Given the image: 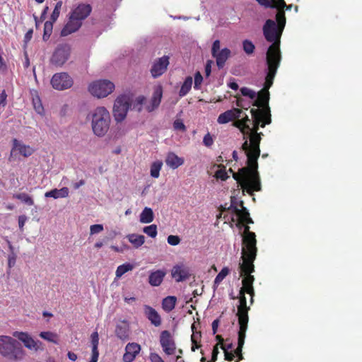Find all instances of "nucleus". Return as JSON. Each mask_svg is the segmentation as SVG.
<instances>
[{
	"label": "nucleus",
	"instance_id": "39448f33",
	"mask_svg": "<svg viewBox=\"0 0 362 362\" xmlns=\"http://www.w3.org/2000/svg\"><path fill=\"white\" fill-rule=\"evenodd\" d=\"M239 169L238 173H235L232 168L229 169V172L233 174V177L237 181L238 184L241 187L243 191H246L249 194L252 195L254 192L261 190V182L257 168L253 169L250 168V173H242Z\"/></svg>",
	"mask_w": 362,
	"mask_h": 362
},
{
	"label": "nucleus",
	"instance_id": "8fccbe9b",
	"mask_svg": "<svg viewBox=\"0 0 362 362\" xmlns=\"http://www.w3.org/2000/svg\"><path fill=\"white\" fill-rule=\"evenodd\" d=\"M34 108L38 114H42L44 108L38 97L36 99H33Z\"/></svg>",
	"mask_w": 362,
	"mask_h": 362
},
{
	"label": "nucleus",
	"instance_id": "de8ad7c7",
	"mask_svg": "<svg viewBox=\"0 0 362 362\" xmlns=\"http://www.w3.org/2000/svg\"><path fill=\"white\" fill-rule=\"evenodd\" d=\"M273 4L269 6V7L272 8H277L279 11H284V8L286 6V4L284 0H272Z\"/></svg>",
	"mask_w": 362,
	"mask_h": 362
},
{
	"label": "nucleus",
	"instance_id": "6ab92c4d",
	"mask_svg": "<svg viewBox=\"0 0 362 362\" xmlns=\"http://www.w3.org/2000/svg\"><path fill=\"white\" fill-rule=\"evenodd\" d=\"M16 151L24 157H29L35 152V150L31 146L23 144L16 139H13L11 153H14Z\"/></svg>",
	"mask_w": 362,
	"mask_h": 362
},
{
	"label": "nucleus",
	"instance_id": "0eeeda50",
	"mask_svg": "<svg viewBox=\"0 0 362 362\" xmlns=\"http://www.w3.org/2000/svg\"><path fill=\"white\" fill-rule=\"evenodd\" d=\"M110 115L104 107H97L92 114L91 127L98 136H103L108 132L110 124Z\"/></svg>",
	"mask_w": 362,
	"mask_h": 362
},
{
	"label": "nucleus",
	"instance_id": "423d86ee",
	"mask_svg": "<svg viewBox=\"0 0 362 362\" xmlns=\"http://www.w3.org/2000/svg\"><path fill=\"white\" fill-rule=\"evenodd\" d=\"M0 354L11 361H18L23 358L25 351L21 344L11 337L0 336Z\"/></svg>",
	"mask_w": 362,
	"mask_h": 362
},
{
	"label": "nucleus",
	"instance_id": "4d7b16f0",
	"mask_svg": "<svg viewBox=\"0 0 362 362\" xmlns=\"http://www.w3.org/2000/svg\"><path fill=\"white\" fill-rule=\"evenodd\" d=\"M203 144L206 147H211L214 144V139L209 133H207L203 139Z\"/></svg>",
	"mask_w": 362,
	"mask_h": 362
},
{
	"label": "nucleus",
	"instance_id": "c9c22d12",
	"mask_svg": "<svg viewBox=\"0 0 362 362\" xmlns=\"http://www.w3.org/2000/svg\"><path fill=\"white\" fill-rule=\"evenodd\" d=\"M192 85V78L191 76L187 77L180 88V90L179 91V95L180 97L186 95L191 90Z\"/></svg>",
	"mask_w": 362,
	"mask_h": 362
},
{
	"label": "nucleus",
	"instance_id": "393cba45",
	"mask_svg": "<svg viewBox=\"0 0 362 362\" xmlns=\"http://www.w3.org/2000/svg\"><path fill=\"white\" fill-rule=\"evenodd\" d=\"M129 325L127 321H122L116 325L115 334L122 341H126L129 339Z\"/></svg>",
	"mask_w": 362,
	"mask_h": 362
},
{
	"label": "nucleus",
	"instance_id": "f8f14e48",
	"mask_svg": "<svg viewBox=\"0 0 362 362\" xmlns=\"http://www.w3.org/2000/svg\"><path fill=\"white\" fill-rule=\"evenodd\" d=\"M239 305H238V312L236 315L238 318L239 328L247 329L249 321L248 311L250 307L247 306V300L245 298V293L240 291Z\"/></svg>",
	"mask_w": 362,
	"mask_h": 362
},
{
	"label": "nucleus",
	"instance_id": "20e7f679",
	"mask_svg": "<svg viewBox=\"0 0 362 362\" xmlns=\"http://www.w3.org/2000/svg\"><path fill=\"white\" fill-rule=\"evenodd\" d=\"M242 236V263H243L245 269H248V267L252 269V267H253L257 252L256 235L250 230L248 226H245Z\"/></svg>",
	"mask_w": 362,
	"mask_h": 362
},
{
	"label": "nucleus",
	"instance_id": "e2e57ef3",
	"mask_svg": "<svg viewBox=\"0 0 362 362\" xmlns=\"http://www.w3.org/2000/svg\"><path fill=\"white\" fill-rule=\"evenodd\" d=\"M91 344L98 345L99 344V336L98 332H94L90 335Z\"/></svg>",
	"mask_w": 362,
	"mask_h": 362
},
{
	"label": "nucleus",
	"instance_id": "3c124183",
	"mask_svg": "<svg viewBox=\"0 0 362 362\" xmlns=\"http://www.w3.org/2000/svg\"><path fill=\"white\" fill-rule=\"evenodd\" d=\"M173 127L175 130H180L182 132L186 131V127L182 119H177L173 122Z\"/></svg>",
	"mask_w": 362,
	"mask_h": 362
},
{
	"label": "nucleus",
	"instance_id": "5701e85b",
	"mask_svg": "<svg viewBox=\"0 0 362 362\" xmlns=\"http://www.w3.org/2000/svg\"><path fill=\"white\" fill-rule=\"evenodd\" d=\"M247 329H240L238 330V346L234 350L235 356L238 358L236 362H239L240 361L244 358L243 355V348L245 344V339L246 337V332Z\"/></svg>",
	"mask_w": 362,
	"mask_h": 362
},
{
	"label": "nucleus",
	"instance_id": "79ce46f5",
	"mask_svg": "<svg viewBox=\"0 0 362 362\" xmlns=\"http://www.w3.org/2000/svg\"><path fill=\"white\" fill-rule=\"evenodd\" d=\"M218 167L220 168V169L215 173L216 178L222 181H226L228 178V173L226 171V167L221 164L218 165Z\"/></svg>",
	"mask_w": 362,
	"mask_h": 362
},
{
	"label": "nucleus",
	"instance_id": "f704fd0d",
	"mask_svg": "<svg viewBox=\"0 0 362 362\" xmlns=\"http://www.w3.org/2000/svg\"><path fill=\"white\" fill-rule=\"evenodd\" d=\"M195 325L194 324H192V329L193 332V334L191 336V341H192V351H195L196 349H198L201 347V344L199 343V340L201 338V332H195Z\"/></svg>",
	"mask_w": 362,
	"mask_h": 362
},
{
	"label": "nucleus",
	"instance_id": "bb28decb",
	"mask_svg": "<svg viewBox=\"0 0 362 362\" xmlns=\"http://www.w3.org/2000/svg\"><path fill=\"white\" fill-rule=\"evenodd\" d=\"M230 50L228 48H223L220 52L216 53L215 56H212L216 59V65L218 69H223L228 59L230 56Z\"/></svg>",
	"mask_w": 362,
	"mask_h": 362
},
{
	"label": "nucleus",
	"instance_id": "b1692460",
	"mask_svg": "<svg viewBox=\"0 0 362 362\" xmlns=\"http://www.w3.org/2000/svg\"><path fill=\"white\" fill-rule=\"evenodd\" d=\"M144 313L148 320L155 327H159L161 325V317L158 313L150 305H144Z\"/></svg>",
	"mask_w": 362,
	"mask_h": 362
},
{
	"label": "nucleus",
	"instance_id": "1a4fd4ad",
	"mask_svg": "<svg viewBox=\"0 0 362 362\" xmlns=\"http://www.w3.org/2000/svg\"><path fill=\"white\" fill-rule=\"evenodd\" d=\"M115 89V84L107 79H100L92 82L88 86V90L93 96L98 98H105Z\"/></svg>",
	"mask_w": 362,
	"mask_h": 362
},
{
	"label": "nucleus",
	"instance_id": "dca6fc26",
	"mask_svg": "<svg viewBox=\"0 0 362 362\" xmlns=\"http://www.w3.org/2000/svg\"><path fill=\"white\" fill-rule=\"evenodd\" d=\"M13 336L22 341L24 346L31 351H37L41 349L42 343L40 341L34 340L27 332L16 331L13 333Z\"/></svg>",
	"mask_w": 362,
	"mask_h": 362
},
{
	"label": "nucleus",
	"instance_id": "473e14b6",
	"mask_svg": "<svg viewBox=\"0 0 362 362\" xmlns=\"http://www.w3.org/2000/svg\"><path fill=\"white\" fill-rule=\"evenodd\" d=\"M127 238L136 248L141 247L145 242V237L144 235L135 233L127 235Z\"/></svg>",
	"mask_w": 362,
	"mask_h": 362
},
{
	"label": "nucleus",
	"instance_id": "603ef678",
	"mask_svg": "<svg viewBox=\"0 0 362 362\" xmlns=\"http://www.w3.org/2000/svg\"><path fill=\"white\" fill-rule=\"evenodd\" d=\"M203 81V77L199 71H197L194 75V88L197 90L199 89L200 85Z\"/></svg>",
	"mask_w": 362,
	"mask_h": 362
},
{
	"label": "nucleus",
	"instance_id": "4468645a",
	"mask_svg": "<svg viewBox=\"0 0 362 362\" xmlns=\"http://www.w3.org/2000/svg\"><path fill=\"white\" fill-rule=\"evenodd\" d=\"M160 344L165 354L173 355L175 353L176 344L173 335L168 330L160 332Z\"/></svg>",
	"mask_w": 362,
	"mask_h": 362
},
{
	"label": "nucleus",
	"instance_id": "09e8293b",
	"mask_svg": "<svg viewBox=\"0 0 362 362\" xmlns=\"http://www.w3.org/2000/svg\"><path fill=\"white\" fill-rule=\"evenodd\" d=\"M240 92L243 95L249 97L250 99H254L256 98V93L247 87L241 88Z\"/></svg>",
	"mask_w": 362,
	"mask_h": 362
},
{
	"label": "nucleus",
	"instance_id": "774afa93",
	"mask_svg": "<svg viewBox=\"0 0 362 362\" xmlns=\"http://www.w3.org/2000/svg\"><path fill=\"white\" fill-rule=\"evenodd\" d=\"M33 33V29H30L27 31V33L25 34V36H24L25 42H28L32 39Z\"/></svg>",
	"mask_w": 362,
	"mask_h": 362
},
{
	"label": "nucleus",
	"instance_id": "6e6552de",
	"mask_svg": "<svg viewBox=\"0 0 362 362\" xmlns=\"http://www.w3.org/2000/svg\"><path fill=\"white\" fill-rule=\"evenodd\" d=\"M279 67L267 66V71L263 88L257 93V98L255 100L253 105L262 109L269 107V89L273 85L274 79Z\"/></svg>",
	"mask_w": 362,
	"mask_h": 362
},
{
	"label": "nucleus",
	"instance_id": "a878e982",
	"mask_svg": "<svg viewBox=\"0 0 362 362\" xmlns=\"http://www.w3.org/2000/svg\"><path fill=\"white\" fill-rule=\"evenodd\" d=\"M165 162L170 168L176 169L184 164L185 160L174 152H169L166 156Z\"/></svg>",
	"mask_w": 362,
	"mask_h": 362
},
{
	"label": "nucleus",
	"instance_id": "37998d69",
	"mask_svg": "<svg viewBox=\"0 0 362 362\" xmlns=\"http://www.w3.org/2000/svg\"><path fill=\"white\" fill-rule=\"evenodd\" d=\"M52 21H46L44 25L43 40H47L50 37L53 29Z\"/></svg>",
	"mask_w": 362,
	"mask_h": 362
},
{
	"label": "nucleus",
	"instance_id": "7c9ffc66",
	"mask_svg": "<svg viewBox=\"0 0 362 362\" xmlns=\"http://www.w3.org/2000/svg\"><path fill=\"white\" fill-rule=\"evenodd\" d=\"M240 206H241L240 209H238L237 206H233V204H231L228 209H233V212H235L237 214V216L240 218V221H241L243 219L248 217L250 216V214L247 209L244 206V203L243 201L240 202Z\"/></svg>",
	"mask_w": 362,
	"mask_h": 362
},
{
	"label": "nucleus",
	"instance_id": "ddd939ff",
	"mask_svg": "<svg viewBox=\"0 0 362 362\" xmlns=\"http://www.w3.org/2000/svg\"><path fill=\"white\" fill-rule=\"evenodd\" d=\"M73 83L72 78L66 72L54 74L51 79L53 88L59 90L68 89L73 86Z\"/></svg>",
	"mask_w": 362,
	"mask_h": 362
},
{
	"label": "nucleus",
	"instance_id": "13d9d810",
	"mask_svg": "<svg viewBox=\"0 0 362 362\" xmlns=\"http://www.w3.org/2000/svg\"><path fill=\"white\" fill-rule=\"evenodd\" d=\"M220 51V41L218 40H216L212 45L211 55L215 56L216 53Z\"/></svg>",
	"mask_w": 362,
	"mask_h": 362
},
{
	"label": "nucleus",
	"instance_id": "680f3d73",
	"mask_svg": "<svg viewBox=\"0 0 362 362\" xmlns=\"http://www.w3.org/2000/svg\"><path fill=\"white\" fill-rule=\"evenodd\" d=\"M16 260V255L15 253L9 255L8 259V266L9 268H12L15 265Z\"/></svg>",
	"mask_w": 362,
	"mask_h": 362
},
{
	"label": "nucleus",
	"instance_id": "a18cd8bd",
	"mask_svg": "<svg viewBox=\"0 0 362 362\" xmlns=\"http://www.w3.org/2000/svg\"><path fill=\"white\" fill-rule=\"evenodd\" d=\"M62 6V1H59L56 4L54 11H52V13L50 17V19H51V21H52V22H55L57 20V18H59Z\"/></svg>",
	"mask_w": 362,
	"mask_h": 362
},
{
	"label": "nucleus",
	"instance_id": "7ed1b4c3",
	"mask_svg": "<svg viewBox=\"0 0 362 362\" xmlns=\"http://www.w3.org/2000/svg\"><path fill=\"white\" fill-rule=\"evenodd\" d=\"M92 11V6L88 4H79L69 13V18L61 30V36L65 37L78 31Z\"/></svg>",
	"mask_w": 362,
	"mask_h": 362
},
{
	"label": "nucleus",
	"instance_id": "f257e3e1",
	"mask_svg": "<svg viewBox=\"0 0 362 362\" xmlns=\"http://www.w3.org/2000/svg\"><path fill=\"white\" fill-rule=\"evenodd\" d=\"M252 118V127L245 133L250 136V143L247 140L244 141L241 146V149L245 151L247 156V167H243L241 170L242 173H250V168H258L257 160L260 155L259 144L261 141L262 132L258 133L259 126L264 127L266 124L272 122L271 113L269 107L264 109H251L250 110Z\"/></svg>",
	"mask_w": 362,
	"mask_h": 362
},
{
	"label": "nucleus",
	"instance_id": "72a5a7b5",
	"mask_svg": "<svg viewBox=\"0 0 362 362\" xmlns=\"http://www.w3.org/2000/svg\"><path fill=\"white\" fill-rule=\"evenodd\" d=\"M154 215L151 208L145 207L140 214V221L143 223H149L153 221Z\"/></svg>",
	"mask_w": 362,
	"mask_h": 362
},
{
	"label": "nucleus",
	"instance_id": "bf43d9fd",
	"mask_svg": "<svg viewBox=\"0 0 362 362\" xmlns=\"http://www.w3.org/2000/svg\"><path fill=\"white\" fill-rule=\"evenodd\" d=\"M151 362H165L163 359L157 353H151L149 355Z\"/></svg>",
	"mask_w": 362,
	"mask_h": 362
},
{
	"label": "nucleus",
	"instance_id": "ea45409f",
	"mask_svg": "<svg viewBox=\"0 0 362 362\" xmlns=\"http://www.w3.org/2000/svg\"><path fill=\"white\" fill-rule=\"evenodd\" d=\"M230 270L228 267H223L221 272L217 274L216 276L214 285V286L217 287L221 281L226 278V276L229 274Z\"/></svg>",
	"mask_w": 362,
	"mask_h": 362
},
{
	"label": "nucleus",
	"instance_id": "f3484780",
	"mask_svg": "<svg viewBox=\"0 0 362 362\" xmlns=\"http://www.w3.org/2000/svg\"><path fill=\"white\" fill-rule=\"evenodd\" d=\"M248 269H245L243 266V263H240V276H243L242 280L243 286L241 287L240 291L245 293V289L249 288V291H252V288L253 287V283L255 281L254 276L252 275V273L255 272V265L253 264L252 269L248 267Z\"/></svg>",
	"mask_w": 362,
	"mask_h": 362
},
{
	"label": "nucleus",
	"instance_id": "c85d7f7f",
	"mask_svg": "<svg viewBox=\"0 0 362 362\" xmlns=\"http://www.w3.org/2000/svg\"><path fill=\"white\" fill-rule=\"evenodd\" d=\"M69 189L66 187H64L60 189H53L49 192H45V197H52L54 199L65 198L69 196Z\"/></svg>",
	"mask_w": 362,
	"mask_h": 362
},
{
	"label": "nucleus",
	"instance_id": "864d4df0",
	"mask_svg": "<svg viewBox=\"0 0 362 362\" xmlns=\"http://www.w3.org/2000/svg\"><path fill=\"white\" fill-rule=\"evenodd\" d=\"M168 243L170 245H177L180 243V238L177 235H170L167 238Z\"/></svg>",
	"mask_w": 362,
	"mask_h": 362
},
{
	"label": "nucleus",
	"instance_id": "a19ab883",
	"mask_svg": "<svg viewBox=\"0 0 362 362\" xmlns=\"http://www.w3.org/2000/svg\"><path fill=\"white\" fill-rule=\"evenodd\" d=\"M13 198L19 199L29 206L34 204L33 199L26 193L15 194H13Z\"/></svg>",
	"mask_w": 362,
	"mask_h": 362
},
{
	"label": "nucleus",
	"instance_id": "9d476101",
	"mask_svg": "<svg viewBox=\"0 0 362 362\" xmlns=\"http://www.w3.org/2000/svg\"><path fill=\"white\" fill-rule=\"evenodd\" d=\"M129 99L127 95H120L117 98L113 107V116L116 122L123 121L130 107Z\"/></svg>",
	"mask_w": 362,
	"mask_h": 362
},
{
	"label": "nucleus",
	"instance_id": "49530a36",
	"mask_svg": "<svg viewBox=\"0 0 362 362\" xmlns=\"http://www.w3.org/2000/svg\"><path fill=\"white\" fill-rule=\"evenodd\" d=\"M143 231L151 238H155L157 235V226L155 224L150 225L144 228Z\"/></svg>",
	"mask_w": 362,
	"mask_h": 362
},
{
	"label": "nucleus",
	"instance_id": "c756f323",
	"mask_svg": "<svg viewBox=\"0 0 362 362\" xmlns=\"http://www.w3.org/2000/svg\"><path fill=\"white\" fill-rule=\"evenodd\" d=\"M250 119L248 116L245 114V116L243 117L242 119H236L234 122V125L238 127L243 134H245V133H248V131L250 129Z\"/></svg>",
	"mask_w": 362,
	"mask_h": 362
},
{
	"label": "nucleus",
	"instance_id": "6e6d98bb",
	"mask_svg": "<svg viewBox=\"0 0 362 362\" xmlns=\"http://www.w3.org/2000/svg\"><path fill=\"white\" fill-rule=\"evenodd\" d=\"M103 226L102 224H94L90 226V232L91 235L97 234L103 230Z\"/></svg>",
	"mask_w": 362,
	"mask_h": 362
},
{
	"label": "nucleus",
	"instance_id": "4be33fe9",
	"mask_svg": "<svg viewBox=\"0 0 362 362\" xmlns=\"http://www.w3.org/2000/svg\"><path fill=\"white\" fill-rule=\"evenodd\" d=\"M190 276L189 269L185 265H176L172 269V276L176 281H183Z\"/></svg>",
	"mask_w": 362,
	"mask_h": 362
},
{
	"label": "nucleus",
	"instance_id": "0e129e2a",
	"mask_svg": "<svg viewBox=\"0 0 362 362\" xmlns=\"http://www.w3.org/2000/svg\"><path fill=\"white\" fill-rule=\"evenodd\" d=\"M235 352L232 351H224V358L226 361H232L235 358Z\"/></svg>",
	"mask_w": 362,
	"mask_h": 362
},
{
	"label": "nucleus",
	"instance_id": "58836bf2",
	"mask_svg": "<svg viewBox=\"0 0 362 362\" xmlns=\"http://www.w3.org/2000/svg\"><path fill=\"white\" fill-rule=\"evenodd\" d=\"M163 166V162L161 160H156L153 162L151 165V176L154 178H158L160 175V171Z\"/></svg>",
	"mask_w": 362,
	"mask_h": 362
},
{
	"label": "nucleus",
	"instance_id": "5fc2aeb1",
	"mask_svg": "<svg viewBox=\"0 0 362 362\" xmlns=\"http://www.w3.org/2000/svg\"><path fill=\"white\" fill-rule=\"evenodd\" d=\"M98 345H92V356L89 362H97L99 356Z\"/></svg>",
	"mask_w": 362,
	"mask_h": 362
},
{
	"label": "nucleus",
	"instance_id": "a211bd4d",
	"mask_svg": "<svg viewBox=\"0 0 362 362\" xmlns=\"http://www.w3.org/2000/svg\"><path fill=\"white\" fill-rule=\"evenodd\" d=\"M141 351V346L136 343H128L125 346V353L123 355L124 362L133 361Z\"/></svg>",
	"mask_w": 362,
	"mask_h": 362
},
{
	"label": "nucleus",
	"instance_id": "4c0bfd02",
	"mask_svg": "<svg viewBox=\"0 0 362 362\" xmlns=\"http://www.w3.org/2000/svg\"><path fill=\"white\" fill-rule=\"evenodd\" d=\"M134 265L130 263H125L117 267L115 275L117 278H120L125 273L132 271L134 269Z\"/></svg>",
	"mask_w": 362,
	"mask_h": 362
},
{
	"label": "nucleus",
	"instance_id": "cd10ccee",
	"mask_svg": "<svg viewBox=\"0 0 362 362\" xmlns=\"http://www.w3.org/2000/svg\"><path fill=\"white\" fill-rule=\"evenodd\" d=\"M165 276V272L163 270H156L150 274L148 276V283L152 286H158L161 284Z\"/></svg>",
	"mask_w": 362,
	"mask_h": 362
},
{
	"label": "nucleus",
	"instance_id": "69168bd1",
	"mask_svg": "<svg viewBox=\"0 0 362 362\" xmlns=\"http://www.w3.org/2000/svg\"><path fill=\"white\" fill-rule=\"evenodd\" d=\"M213 64L212 60H207L206 65H205V74L206 76H209L211 74V66Z\"/></svg>",
	"mask_w": 362,
	"mask_h": 362
},
{
	"label": "nucleus",
	"instance_id": "9b49d317",
	"mask_svg": "<svg viewBox=\"0 0 362 362\" xmlns=\"http://www.w3.org/2000/svg\"><path fill=\"white\" fill-rule=\"evenodd\" d=\"M70 54L71 47L69 45H59L52 55L50 62L56 66H62L68 61Z\"/></svg>",
	"mask_w": 362,
	"mask_h": 362
},
{
	"label": "nucleus",
	"instance_id": "2eb2a0df",
	"mask_svg": "<svg viewBox=\"0 0 362 362\" xmlns=\"http://www.w3.org/2000/svg\"><path fill=\"white\" fill-rule=\"evenodd\" d=\"M169 59L168 56L165 55L162 57L158 58L153 62L150 69V72L153 78H158L167 71L168 66L170 64Z\"/></svg>",
	"mask_w": 362,
	"mask_h": 362
},
{
	"label": "nucleus",
	"instance_id": "e433bc0d",
	"mask_svg": "<svg viewBox=\"0 0 362 362\" xmlns=\"http://www.w3.org/2000/svg\"><path fill=\"white\" fill-rule=\"evenodd\" d=\"M40 337L43 339L52 342L55 344H59V337L56 333L52 332H41L40 333Z\"/></svg>",
	"mask_w": 362,
	"mask_h": 362
},
{
	"label": "nucleus",
	"instance_id": "2f4dec72",
	"mask_svg": "<svg viewBox=\"0 0 362 362\" xmlns=\"http://www.w3.org/2000/svg\"><path fill=\"white\" fill-rule=\"evenodd\" d=\"M176 301L177 298L175 296H167L162 301L163 309L167 313L172 311L175 308Z\"/></svg>",
	"mask_w": 362,
	"mask_h": 362
},
{
	"label": "nucleus",
	"instance_id": "052dcab7",
	"mask_svg": "<svg viewBox=\"0 0 362 362\" xmlns=\"http://www.w3.org/2000/svg\"><path fill=\"white\" fill-rule=\"evenodd\" d=\"M218 353H219V351H218V344H216L214 346L213 350H212L211 359L209 362H216V361L217 360Z\"/></svg>",
	"mask_w": 362,
	"mask_h": 362
},
{
	"label": "nucleus",
	"instance_id": "412c9836",
	"mask_svg": "<svg viewBox=\"0 0 362 362\" xmlns=\"http://www.w3.org/2000/svg\"><path fill=\"white\" fill-rule=\"evenodd\" d=\"M242 110L238 108H233L221 113L218 119L217 122L219 124H226L230 121L238 119L241 117Z\"/></svg>",
	"mask_w": 362,
	"mask_h": 362
},
{
	"label": "nucleus",
	"instance_id": "338daca9",
	"mask_svg": "<svg viewBox=\"0 0 362 362\" xmlns=\"http://www.w3.org/2000/svg\"><path fill=\"white\" fill-rule=\"evenodd\" d=\"M7 95L5 90L0 93V106L4 107L6 104Z\"/></svg>",
	"mask_w": 362,
	"mask_h": 362
},
{
	"label": "nucleus",
	"instance_id": "aec40b11",
	"mask_svg": "<svg viewBox=\"0 0 362 362\" xmlns=\"http://www.w3.org/2000/svg\"><path fill=\"white\" fill-rule=\"evenodd\" d=\"M162 97L163 87L161 85H158L153 88V93L150 103L146 107L147 110L148 112H152L156 109L160 104Z\"/></svg>",
	"mask_w": 362,
	"mask_h": 362
},
{
	"label": "nucleus",
	"instance_id": "c03bdc74",
	"mask_svg": "<svg viewBox=\"0 0 362 362\" xmlns=\"http://www.w3.org/2000/svg\"><path fill=\"white\" fill-rule=\"evenodd\" d=\"M243 47L245 52L247 54H252L255 49V45L249 40H245L243 42Z\"/></svg>",
	"mask_w": 362,
	"mask_h": 362
},
{
	"label": "nucleus",
	"instance_id": "f03ea898",
	"mask_svg": "<svg viewBox=\"0 0 362 362\" xmlns=\"http://www.w3.org/2000/svg\"><path fill=\"white\" fill-rule=\"evenodd\" d=\"M276 21V23L272 19L267 20L262 30L266 40L272 42L266 53L267 66L279 67L281 61L280 40L286 25V16L284 11L277 12Z\"/></svg>",
	"mask_w": 362,
	"mask_h": 362
}]
</instances>
